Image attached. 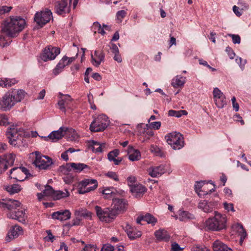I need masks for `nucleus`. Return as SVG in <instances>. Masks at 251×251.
I'll use <instances>...</instances> for the list:
<instances>
[{"label": "nucleus", "mask_w": 251, "mask_h": 251, "mask_svg": "<svg viewBox=\"0 0 251 251\" xmlns=\"http://www.w3.org/2000/svg\"><path fill=\"white\" fill-rule=\"evenodd\" d=\"M14 212H8L7 214V217L12 219H15L20 222L24 223L25 221L26 216L25 210L20 206L18 207Z\"/></svg>", "instance_id": "obj_18"}, {"label": "nucleus", "mask_w": 251, "mask_h": 251, "mask_svg": "<svg viewBox=\"0 0 251 251\" xmlns=\"http://www.w3.org/2000/svg\"><path fill=\"white\" fill-rule=\"evenodd\" d=\"M73 170L75 173H80L85 169L90 170V167L86 164L81 163H71V166Z\"/></svg>", "instance_id": "obj_35"}, {"label": "nucleus", "mask_w": 251, "mask_h": 251, "mask_svg": "<svg viewBox=\"0 0 251 251\" xmlns=\"http://www.w3.org/2000/svg\"><path fill=\"white\" fill-rule=\"evenodd\" d=\"M183 250V248H181L180 246L176 243L172 244L171 251H181Z\"/></svg>", "instance_id": "obj_56"}, {"label": "nucleus", "mask_w": 251, "mask_h": 251, "mask_svg": "<svg viewBox=\"0 0 251 251\" xmlns=\"http://www.w3.org/2000/svg\"><path fill=\"white\" fill-rule=\"evenodd\" d=\"M25 21L19 16H10L2 24V32L7 36L13 38L18 36L25 28Z\"/></svg>", "instance_id": "obj_1"}, {"label": "nucleus", "mask_w": 251, "mask_h": 251, "mask_svg": "<svg viewBox=\"0 0 251 251\" xmlns=\"http://www.w3.org/2000/svg\"><path fill=\"white\" fill-rule=\"evenodd\" d=\"M60 52L59 48L50 46L44 49L40 57L44 61L53 60Z\"/></svg>", "instance_id": "obj_11"}, {"label": "nucleus", "mask_w": 251, "mask_h": 251, "mask_svg": "<svg viewBox=\"0 0 251 251\" xmlns=\"http://www.w3.org/2000/svg\"><path fill=\"white\" fill-rule=\"evenodd\" d=\"M213 99L215 104L219 108H222L226 104V97L218 88H214L213 91Z\"/></svg>", "instance_id": "obj_15"}, {"label": "nucleus", "mask_w": 251, "mask_h": 251, "mask_svg": "<svg viewBox=\"0 0 251 251\" xmlns=\"http://www.w3.org/2000/svg\"><path fill=\"white\" fill-rule=\"evenodd\" d=\"M116 190L113 187L104 188L101 191L105 199H111L113 198L115 194Z\"/></svg>", "instance_id": "obj_34"}, {"label": "nucleus", "mask_w": 251, "mask_h": 251, "mask_svg": "<svg viewBox=\"0 0 251 251\" xmlns=\"http://www.w3.org/2000/svg\"><path fill=\"white\" fill-rule=\"evenodd\" d=\"M187 112L186 110H178L176 111L174 110H170L168 111V115L170 116L175 117L179 118L182 115H186Z\"/></svg>", "instance_id": "obj_44"}, {"label": "nucleus", "mask_w": 251, "mask_h": 251, "mask_svg": "<svg viewBox=\"0 0 251 251\" xmlns=\"http://www.w3.org/2000/svg\"><path fill=\"white\" fill-rule=\"evenodd\" d=\"M114 247L110 244H105L104 245L101 251H114Z\"/></svg>", "instance_id": "obj_60"}, {"label": "nucleus", "mask_w": 251, "mask_h": 251, "mask_svg": "<svg viewBox=\"0 0 251 251\" xmlns=\"http://www.w3.org/2000/svg\"><path fill=\"white\" fill-rule=\"evenodd\" d=\"M24 135V129L20 127L18 128L17 126H11L6 131V136L9 139V142L10 145L14 146L20 143Z\"/></svg>", "instance_id": "obj_4"}, {"label": "nucleus", "mask_w": 251, "mask_h": 251, "mask_svg": "<svg viewBox=\"0 0 251 251\" xmlns=\"http://www.w3.org/2000/svg\"><path fill=\"white\" fill-rule=\"evenodd\" d=\"M165 138L168 144L174 150H179L184 146L183 136L179 132H173L168 133Z\"/></svg>", "instance_id": "obj_5"}, {"label": "nucleus", "mask_w": 251, "mask_h": 251, "mask_svg": "<svg viewBox=\"0 0 251 251\" xmlns=\"http://www.w3.org/2000/svg\"><path fill=\"white\" fill-rule=\"evenodd\" d=\"M119 151L117 149H115L112 151H110L107 155L108 159L109 161H112L119 154Z\"/></svg>", "instance_id": "obj_49"}, {"label": "nucleus", "mask_w": 251, "mask_h": 251, "mask_svg": "<svg viewBox=\"0 0 251 251\" xmlns=\"http://www.w3.org/2000/svg\"><path fill=\"white\" fill-rule=\"evenodd\" d=\"M15 158V155L12 153L5 154L2 157H0V174L13 165Z\"/></svg>", "instance_id": "obj_14"}, {"label": "nucleus", "mask_w": 251, "mask_h": 251, "mask_svg": "<svg viewBox=\"0 0 251 251\" xmlns=\"http://www.w3.org/2000/svg\"><path fill=\"white\" fill-rule=\"evenodd\" d=\"M9 124L8 118L4 115H1L0 116V125L3 126H6Z\"/></svg>", "instance_id": "obj_51"}, {"label": "nucleus", "mask_w": 251, "mask_h": 251, "mask_svg": "<svg viewBox=\"0 0 251 251\" xmlns=\"http://www.w3.org/2000/svg\"><path fill=\"white\" fill-rule=\"evenodd\" d=\"M127 205V201L125 199H115L113 200L112 208L111 209L114 212V214L117 216L126 209Z\"/></svg>", "instance_id": "obj_17"}, {"label": "nucleus", "mask_w": 251, "mask_h": 251, "mask_svg": "<svg viewBox=\"0 0 251 251\" xmlns=\"http://www.w3.org/2000/svg\"><path fill=\"white\" fill-rule=\"evenodd\" d=\"M8 45V43L6 41V39L2 35L0 36V46L4 47Z\"/></svg>", "instance_id": "obj_64"}, {"label": "nucleus", "mask_w": 251, "mask_h": 251, "mask_svg": "<svg viewBox=\"0 0 251 251\" xmlns=\"http://www.w3.org/2000/svg\"><path fill=\"white\" fill-rule=\"evenodd\" d=\"M177 218L180 221H186L194 219V217L193 215L187 211L179 210Z\"/></svg>", "instance_id": "obj_37"}, {"label": "nucleus", "mask_w": 251, "mask_h": 251, "mask_svg": "<svg viewBox=\"0 0 251 251\" xmlns=\"http://www.w3.org/2000/svg\"><path fill=\"white\" fill-rule=\"evenodd\" d=\"M226 51L227 52L229 58L230 59H233L235 56V54L234 52L232 49L229 47L226 48Z\"/></svg>", "instance_id": "obj_59"}, {"label": "nucleus", "mask_w": 251, "mask_h": 251, "mask_svg": "<svg viewBox=\"0 0 251 251\" xmlns=\"http://www.w3.org/2000/svg\"><path fill=\"white\" fill-rule=\"evenodd\" d=\"M72 0H61L57 1L55 5L56 13L59 15L68 13L70 11Z\"/></svg>", "instance_id": "obj_16"}, {"label": "nucleus", "mask_w": 251, "mask_h": 251, "mask_svg": "<svg viewBox=\"0 0 251 251\" xmlns=\"http://www.w3.org/2000/svg\"><path fill=\"white\" fill-rule=\"evenodd\" d=\"M63 179L65 183L71 184L74 181L75 177L72 174L66 175Z\"/></svg>", "instance_id": "obj_50"}, {"label": "nucleus", "mask_w": 251, "mask_h": 251, "mask_svg": "<svg viewBox=\"0 0 251 251\" xmlns=\"http://www.w3.org/2000/svg\"><path fill=\"white\" fill-rule=\"evenodd\" d=\"M108 118L102 114L98 116L91 123L90 129L92 132H100L103 131L108 125Z\"/></svg>", "instance_id": "obj_6"}, {"label": "nucleus", "mask_w": 251, "mask_h": 251, "mask_svg": "<svg viewBox=\"0 0 251 251\" xmlns=\"http://www.w3.org/2000/svg\"><path fill=\"white\" fill-rule=\"evenodd\" d=\"M144 221L146 222L148 224H151L154 225L157 222V219L150 214H147L144 216Z\"/></svg>", "instance_id": "obj_45"}, {"label": "nucleus", "mask_w": 251, "mask_h": 251, "mask_svg": "<svg viewBox=\"0 0 251 251\" xmlns=\"http://www.w3.org/2000/svg\"><path fill=\"white\" fill-rule=\"evenodd\" d=\"M164 172L165 169L164 166L160 165L150 169L149 174L151 176L155 177L160 176Z\"/></svg>", "instance_id": "obj_33"}, {"label": "nucleus", "mask_w": 251, "mask_h": 251, "mask_svg": "<svg viewBox=\"0 0 251 251\" xmlns=\"http://www.w3.org/2000/svg\"><path fill=\"white\" fill-rule=\"evenodd\" d=\"M52 18V12L49 9H45L40 12H37L34 16V21L41 27L49 23Z\"/></svg>", "instance_id": "obj_8"}, {"label": "nucleus", "mask_w": 251, "mask_h": 251, "mask_svg": "<svg viewBox=\"0 0 251 251\" xmlns=\"http://www.w3.org/2000/svg\"><path fill=\"white\" fill-rule=\"evenodd\" d=\"M92 63L96 67L99 66L101 62L103 61L104 54L101 51L95 50L94 54H91Z\"/></svg>", "instance_id": "obj_22"}, {"label": "nucleus", "mask_w": 251, "mask_h": 251, "mask_svg": "<svg viewBox=\"0 0 251 251\" xmlns=\"http://www.w3.org/2000/svg\"><path fill=\"white\" fill-rule=\"evenodd\" d=\"M71 163H67L59 167V171L61 173L64 175H70L69 173L73 170Z\"/></svg>", "instance_id": "obj_43"}, {"label": "nucleus", "mask_w": 251, "mask_h": 251, "mask_svg": "<svg viewBox=\"0 0 251 251\" xmlns=\"http://www.w3.org/2000/svg\"><path fill=\"white\" fill-rule=\"evenodd\" d=\"M36 159L34 163L36 167L40 169H47L52 164V160L51 158L48 156L41 155L39 152L36 151Z\"/></svg>", "instance_id": "obj_10"}, {"label": "nucleus", "mask_w": 251, "mask_h": 251, "mask_svg": "<svg viewBox=\"0 0 251 251\" xmlns=\"http://www.w3.org/2000/svg\"><path fill=\"white\" fill-rule=\"evenodd\" d=\"M214 206V202H208L206 200L201 201L198 205V207L202 210L204 212L208 213L213 210Z\"/></svg>", "instance_id": "obj_27"}, {"label": "nucleus", "mask_w": 251, "mask_h": 251, "mask_svg": "<svg viewBox=\"0 0 251 251\" xmlns=\"http://www.w3.org/2000/svg\"><path fill=\"white\" fill-rule=\"evenodd\" d=\"M228 35L232 38V42L234 44H240L241 38L239 35L228 34Z\"/></svg>", "instance_id": "obj_52"}, {"label": "nucleus", "mask_w": 251, "mask_h": 251, "mask_svg": "<svg viewBox=\"0 0 251 251\" xmlns=\"http://www.w3.org/2000/svg\"><path fill=\"white\" fill-rule=\"evenodd\" d=\"M105 176L117 182L119 181V176L116 172L109 171L106 173Z\"/></svg>", "instance_id": "obj_47"}, {"label": "nucleus", "mask_w": 251, "mask_h": 251, "mask_svg": "<svg viewBox=\"0 0 251 251\" xmlns=\"http://www.w3.org/2000/svg\"><path fill=\"white\" fill-rule=\"evenodd\" d=\"M151 150V152H154L156 156L164 157V153L158 147L152 146Z\"/></svg>", "instance_id": "obj_48"}, {"label": "nucleus", "mask_w": 251, "mask_h": 251, "mask_svg": "<svg viewBox=\"0 0 251 251\" xmlns=\"http://www.w3.org/2000/svg\"><path fill=\"white\" fill-rule=\"evenodd\" d=\"M224 207L225 209L227 211H229L230 210L234 212L233 204L232 203H228L227 202L224 203Z\"/></svg>", "instance_id": "obj_58"}, {"label": "nucleus", "mask_w": 251, "mask_h": 251, "mask_svg": "<svg viewBox=\"0 0 251 251\" xmlns=\"http://www.w3.org/2000/svg\"><path fill=\"white\" fill-rule=\"evenodd\" d=\"M154 235L156 239L159 241H168L170 238V236L167 231L163 229H160L156 230L154 233Z\"/></svg>", "instance_id": "obj_28"}, {"label": "nucleus", "mask_w": 251, "mask_h": 251, "mask_svg": "<svg viewBox=\"0 0 251 251\" xmlns=\"http://www.w3.org/2000/svg\"><path fill=\"white\" fill-rule=\"evenodd\" d=\"M25 94V92L22 89L6 93L0 100V109L5 111L10 110L16 103L24 99Z\"/></svg>", "instance_id": "obj_2"}, {"label": "nucleus", "mask_w": 251, "mask_h": 251, "mask_svg": "<svg viewBox=\"0 0 251 251\" xmlns=\"http://www.w3.org/2000/svg\"><path fill=\"white\" fill-rule=\"evenodd\" d=\"M4 188L5 190L10 194L17 193L22 190L21 186L17 184L6 185L5 186Z\"/></svg>", "instance_id": "obj_40"}, {"label": "nucleus", "mask_w": 251, "mask_h": 251, "mask_svg": "<svg viewBox=\"0 0 251 251\" xmlns=\"http://www.w3.org/2000/svg\"><path fill=\"white\" fill-rule=\"evenodd\" d=\"M97 215L102 222L106 223L111 222L116 217L114 212L108 208H102L99 206H96L95 207Z\"/></svg>", "instance_id": "obj_7"}, {"label": "nucleus", "mask_w": 251, "mask_h": 251, "mask_svg": "<svg viewBox=\"0 0 251 251\" xmlns=\"http://www.w3.org/2000/svg\"><path fill=\"white\" fill-rule=\"evenodd\" d=\"M67 129V128L61 127L58 130L51 132L49 135L48 138L50 139L52 142H56L64 136L63 132L66 131Z\"/></svg>", "instance_id": "obj_23"}, {"label": "nucleus", "mask_w": 251, "mask_h": 251, "mask_svg": "<svg viewBox=\"0 0 251 251\" xmlns=\"http://www.w3.org/2000/svg\"><path fill=\"white\" fill-rule=\"evenodd\" d=\"M17 82L15 78H0V86L2 88L10 87Z\"/></svg>", "instance_id": "obj_39"}, {"label": "nucleus", "mask_w": 251, "mask_h": 251, "mask_svg": "<svg viewBox=\"0 0 251 251\" xmlns=\"http://www.w3.org/2000/svg\"><path fill=\"white\" fill-rule=\"evenodd\" d=\"M21 206L20 201L10 199H2L0 200V207L7 209L9 212H14Z\"/></svg>", "instance_id": "obj_12"}, {"label": "nucleus", "mask_w": 251, "mask_h": 251, "mask_svg": "<svg viewBox=\"0 0 251 251\" xmlns=\"http://www.w3.org/2000/svg\"><path fill=\"white\" fill-rule=\"evenodd\" d=\"M71 215V213L69 210H63L53 212L51 214V218L62 221L70 219Z\"/></svg>", "instance_id": "obj_20"}, {"label": "nucleus", "mask_w": 251, "mask_h": 251, "mask_svg": "<svg viewBox=\"0 0 251 251\" xmlns=\"http://www.w3.org/2000/svg\"><path fill=\"white\" fill-rule=\"evenodd\" d=\"M47 233L48 234V236L45 237L46 240L48 241H51L52 242L54 239V236L52 234L50 230H47Z\"/></svg>", "instance_id": "obj_61"}, {"label": "nucleus", "mask_w": 251, "mask_h": 251, "mask_svg": "<svg viewBox=\"0 0 251 251\" xmlns=\"http://www.w3.org/2000/svg\"><path fill=\"white\" fill-rule=\"evenodd\" d=\"M81 186L78 189L79 194H83L95 190L98 186L97 180L94 179H85L80 183Z\"/></svg>", "instance_id": "obj_9"}, {"label": "nucleus", "mask_w": 251, "mask_h": 251, "mask_svg": "<svg viewBox=\"0 0 251 251\" xmlns=\"http://www.w3.org/2000/svg\"><path fill=\"white\" fill-rule=\"evenodd\" d=\"M72 100V99L69 95L63 96L57 102L58 108L62 112L65 113L66 108H70L71 107Z\"/></svg>", "instance_id": "obj_19"}, {"label": "nucleus", "mask_w": 251, "mask_h": 251, "mask_svg": "<svg viewBox=\"0 0 251 251\" xmlns=\"http://www.w3.org/2000/svg\"><path fill=\"white\" fill-rule=\"evenodd\" d=\"M146 188L142 184H136L130 188L131 193L135 197H139L146 191Z\"/></svg>", "instance_id": "obj_25"}, {"label": "nucleus", "mask_w": 251, "mask_h": 251, "mask_svg": "<svg viewBox=\"0 0 251 251\" xmlns=\"http://www.w3.org/2000/svg\"><path fill=\"white\" fill-rule=\"evenodd\" d=\"M106 144L105 143L100 144L95 141H93L92 150L95 153L101 152L106 149Z\"/></svg>", "instance_id": "obj_38"}, {"label": "nucleus", "mask_w": 251, "mask_h": 251, "mask_svg": "<svg viewBox=\"0 0 251 251\" xmlns=\"http://www.w3.org/2000/svg\"><path fill=\"white\" fill-rule=\"evenodd\" d=\"M69 195L70 193L67 190H65L64 191L60 190L54 191L52 199L54 200H59L62 198H67L69 197Z\"/></svg>", "instance_id": "obj_41"}, {"label": "nucleus", "mask_w": 251, "mask_h": 251, "mask_svg": "<svg viewBox=\"0 0 251 251\" xmlns=\"http://www.w3.org/2000/svg\"><path fill=\"white\" fill-rule=\"evenodd\" d=\"M23 233L22 228L19 226L15 225L12 226L8 232L7 237L10 239H12L17 237L19 235Z\"/></svg>", "instance_id": "obj_26"}, {"label": "nucleus", "mask_w": 251, "mask_h": 251, "mask_svg": "<svg viewBox=\"0 0 251 251\" xmlns=\"http://www.w3.org/2000/svg\"><path fill=\"white\" fill-rule=\"evenodd\" d=\"M67 56H64L59 62L56 67L53 70V73L55 75H58L62 72L64 67L68 65L67 62Z\"/></svg>", "instance_id": "obj_30"}, {"label": "nucleus", "mask_w": 251, "mask_h": 251, "mask_svg": "<svg viewBox=\"0 0 251 251\" xmlns=\"http://www.w3.org/2000/svg\"><path fill=\"white\" fill-rule=\"evenodd\" d=\"M213 218H208L204 223L205 227L212 231H220L226 227V217L217 211Z\"/></svg>", "instance_id": "obj_3"}, {"label": "nucleus", "mask_w": 251, "mask_h": 251, "mask_svg": "<svg viewBox=\"0 0 251 251\" xmlns=\"http://www.w3.org/2000/svg\"><path fill=\"white\" fill-rule=\"evenodd\" d=\"M185 82V77L181 75H176L172 79L171 84L174 88H178L183 86Z\"/></svg>", "instance_id": "obj_32"}, {"label": "nucleus", "mask_w": 251, "mask_h": 251, "mask_svg": "<svg viewBox=\"0 0 251 251\" xmlns=\"http://www.w3.org/2000/svg\"><path fill=\"white\" fill-rule=\"evenodd\" d=\"M126 12L125 10H122L118 11L116 14L117 19L121 22L122 20L126 16Z\"/></svg>", "instance_id": "obj_54"}, {"label": "nucleus", "mask_w": 251, "mask_h": 251, "mask_svg": "<svg viewBox=\"0 0 251 251\" xmlns=\"http://www.w3.org/2000/svg\"><path fill=\"white\" fill-rule=\"evenodd\" d=\"M192 251H209L205 247L198 245L194 246L192 248Z\"/></svg>", "instance_id": "obj_57"}, {"label": "nucleus", "mask_w": 251, "mask_h": 251, "mask_svg": "<svg viewBox=\"0 0 251 251\" xmlns=\"http://www.w3.org/2000/svg\"><path fill=\"white\" fill-rule=\"evenodd\" d=\"M127 153L129 159L132 161H138L141 158L140 151L135 150L132 146L128 147Z\"/></svg>", "instance_id": "obj_24"}, {"label": "nucleus", "mask_w": 251, "mask_h": 251, "mask_svg": "<svg viewBox=\"0 0 251 251\" xmlns=\"http://www.w3.org/2000/svg\"><path fill=\"white\" fill-rule=\"evenodd\" d=\"M28 170L25 167L13 168L10 170L11 178L23 181L27 177Z\"/></svg>", "instance_id": "obj_13"}, {"label": "nucleus", "mask_w": 251, "mask_h": 251, "mask_svg": "<svg viewBox=\"0 0 251 251\" xmlns=\"http://www.w3.org/2000/svg\"><path fill=\"white\" fill-rule=\"evenodd\" d=\"M231 101L232 103V106L234 109H235V111H238L239 109V105L238 103L236 102V98L235 97H233L231 99Z\"/></svg>", "instance_id": "obj_62"}, {"label": "nucleus", "mask_w": 251, "mask_h": 251, "mask_svg": "<svg viewBox=\"0 0 251 251\" xmlns=\"http://www.w3.org/2000/svg\"><path fill=\"white\" fill-rule=\"evenodd\" d=\"M136 178L135 176H129L127 178V181H128V184L131 188L132 186H134V185L133 183L136 181Z\"/></svg>", "instance_id": "obj_63"}, {"label": "nucleus", "mask_w": 251, "mask_h": 251, "mask_svg": "<svg viewBox=\"0 0 251 251\" xmlns=\"http://www.w3.org/2000/svg\"><path fill=\"white\" fill-rule=\"evenodd\" d=\"M92 28L95 34L97 32L102 35L105 34V32L104 30L103 26H101L100 24L98 22H96L93 23Z\"/></svg>", "instance_id": "obj_42"}, {"label": "nucleus", "mask_w": 251, "mask_h": 251, "mask_svg": "<svg viewBox=\"0 0 251 251\" xmlns=\"http://www.w3.org/2000/svg\"><path fill=\"white\" fill-rule=\"evenodd\" d=\"M205 184L204 181H197L195 185V189L196 192L200 197L204 196L208 194V191L201 190L203 185Z\"/></svg>", "instance_id": "obj_36"}, {"label": "nucleus", "mask_w": 251, "mask_h": 251, "mask_svg": "<svg viewBox=\"0 0 251 251\" xmlns=\"http://www.w3.org/2000/svg\"><path fill=\"white\" fill-rule=\"evenodd\" d=\"M214 251H232L231 248L219 240L215 241L213 244Z\"/></svg>", "instance_id": "obj_31"}, {"label": "nucleus", "mask_w": 251, "mask_h": 251, "mask_svg": "<svg viewBox=\"0 0 251 251\" xmlns=\"http://www.w3.org/2000/svg\"><path fill=\"white\" fill-rule=\"evenodd\" d=\"M92 213L88 211L86 208H79L77 210H75V215L77 216L80 218L89 219H91L92 218Z\"/></svg>", "instance_id": "obj_29"}, {"label": "nucleus", "mask_w": 251, "mask_h": 251, "mask_svg": "<svg viewBox=\"0 0 251 251\" xmlns=\"http://www.w3.org/2000/svg\"><path fill=\"white\" fill-rule=\"evenodd\" d=\"M54 191L53 188L50 185H46L44 190V194L46 197H49L52 199L54 195Z\"/></svg>", "instance_id": "obj_46"}, {"label": "nucleus", "mask_w": 251, "mask_h": 251, "mask_svg": "<svg viewBox=\"0 0 251 251\" xmlns=\"http://www.w3.org/2000/svg\"><path fill=\"white\" fill-rule=\"evenodd\" d=\"M125 231H126L128 237L131 240H134L137 238H139L142 235L141 231L137 230L129 224H126L125 227Z\"/></svg>", "instance_id": "obj_21"}, {"label": "nucleus", "mask_w": 251, "mask_h": 251, "mask_svg": "<svg viewBox=\"0 0 251 251\" xmlns=\"http://www.w3.org/2000/svg\"><path fill=\"white\" fill-rule=\"evenodd\" d=\"M12 9L11 6H0V16L6 13L9 12Z\"/></svg>", "instance_id": "obj_53"}, {"label": "nucleus", "mask_w": 251, "mask_h": 251, "mask_svg": "<svg viewBox=\"0 0 251 251\" xmlns=\"http://www.w3.org/2000/svg\"><path fill=\"white\" fill-rule=\"evenodd\" d=\"M82 251H97V248L94 245H86L82 249Z\"/></svg>", "instance_id": "obj_55"}]
</instances>
